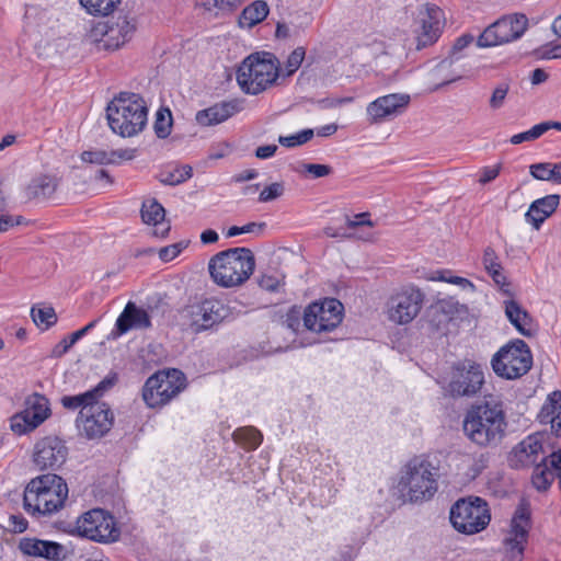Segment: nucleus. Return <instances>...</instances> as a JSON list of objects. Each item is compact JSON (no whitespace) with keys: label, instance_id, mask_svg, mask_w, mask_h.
Returning <instances> with one entry per match:
<instances>
[{"label":"nucleus","instance_id":"1","mask_svg":"<svg viewBox=\"0 0 561 561\" xmlns=\"http://www.w3.org/2000/svg\"><path fill=\"white\" fill-rule=\"evenodd\" d=\"M506 416L502 403L486 401L473 405L463 420V433L479 447H496L505 436Z\"/></svg>","mask_w":561,"mask_h":561},{"label":"nucleus","instance_id":"2","mask_svg":"<svg viewBox=\"0 0 561 561\" xmlns=\"http://www.w3.org/2000/svg\"><path fill=\"white\" fill-rule=\"evenodd\" d=\"M67 497L66 481L55 473H46L27 483L23 504L25 511L33 516H50L65 506Z\"/></svg>","mask_w":561,"mask_h":561},{"label":"nucleus","instance_id":"3","mask_svg":"<svg viewBox=\"0 0 561 561\" xmlns=\"http://www.w3.org/2000/svg\"><path fill=\"white\" fill-rule=\"evenodd\" d=\"M255 268V257L249 248H231L218 252L208 262L213 282L222 288L243 285Z\"/></svg>","mask_w":561,"mask_h":561},{"label":"nucleus","instance_id":"4","mask_svg":"<svg viewBox=\"0 0 561 561\" xmlns=\"http://www.w3.org/2000/svg\"><path fill=\"white\" fill-rule=\"evenodd\" d=\"M106 116L115 134L133 137L141 133L147 125V103L139 94L122 92L108 103Z\"/></svg>","mask_w":561,"mask_h":561},{"label":"nucleus","instance_id":"5","mask_svg":"<svg viewBox=\"0 0 561 561\" xmlns=\"http://www.w3.org/2000/svg\"><path fill=\"white\" fill-rule=\"evenodd\" d=\"M439 469L426 459L411 460L402 470L397 489L403 502L422 503L438 490Z\"/></svg>","mask_w":561,"mask_h":561},{"label":"nucleus","instance_id":"6","mask_svg":"<svg viewBox=\"0 0 561 561\" xmlns=\"http://www.w3.org/2000/svg\"><path fill=\"white\" fill-rule=\"evenodd\" d=\"M279 77V60L268 51H257L248 56L237 71L240 89L257 95L276 83Z\"/></svg>","mask_w":561,"mask_h":561},{"label":"nucleus","instance_id":"7","mask_svg":"<svg viewBox=\"0 0 561 561\" xmlns=\"http://www.w3.org/2000/svg\"><path fill=\"white\" fill-rule=\"evenodd\" d=\"M236 316L237 313L231 306L215 297L195 301L182 310V317L196 333L210 330L222 322L231 321Z\"/></svg>","mask_w":561,"mask_h":561},{"label":"nucleus","instance_id":"8","mask_svg":"<svg viewBox=\"0 0 561 561\" xmlns=\"http://www.w3.org/2000/svg\"><path fill=\"white\" fill-rule=\"evenodd\" d=\"M490 520L489 505L479 496L459 499L450 508V522L454 528L465 535L482 531Z\"/></svg>","mask_w":561,"mask_h":561},{"label":"nucleus","instance_id":"9","mask_svg":"<svg viewBox=\"0 0 561 561\" xmlns=\"http://www.w3.org/2000/svg\"><path fill=\"white\" fill-rule=\"evenodd\" d=\"M186 387L185 375L175 368L160 370L150 376L142 389V399L149 408L168 404Z\"/></svg>","mask_w":561,"mask_h":561},{"label":"nucleus","instance_id":"10","mask_svg":"<svg viewBox=\"0 0 561 561\" xmlns=\"http://www.w3.org/2000/svg\"><path fill=\"white\" fill-rule=\"evenodd\" d=\"M494 373L505 379L526 375L533 365V355L523 340H515L503 346L492 358Z\"/></svg>","mask_w":561,"mask_h":561},{"label":"nucleus","instance_id":"11","mask_svg":"<svg viewBox=\"0 0 561 561\" xmlns=\"http://www.w3.org/2000/svg\"><path fill=\"white\" fill-rule=\"evenodd\" d=\"M76 529L81 537L101 543L114 542L121 536L115 518L102 508H93L83 513L77 519Z\"/></svg>","mask_w":561,"mask_h":561},{"label":"nucleus","instance_id":"12","mask_svg":"<svg viewBox=\"0 0 561 561\" xmlns=\"http://www.w3.org/2000/svg\"><path fill=\"white\" fill-rule=\"evenodd\" d=\"M343 310L341 301L334 298L314 301L302 313L304 327L316 333L331 332L342 322Z\"/></svg>","mask_w":561,"mask_h":561},{"label":"nucleus","instance_id":"13","mask_svg":"<svg viewBox=\"0 0 561 561\" xmlns=\"http://www.w3.org/2000/svg\"><path fill=\"white\" fill-rule=\"evenodd\" d=\"M51 414L49 400L33 393L24 401V409L10 419V427L18 435H24L43 424Z\"/></svg>","mask_w":561,"mask_h":561},{"label":"nucleus","instance_id":"14","mask_svg":"<svg viewBox=\"0 0 561 561\" xmlns=\"http://www.w3.org/2000/svg\"><path fill=\"white\" fill-rule=\"evenodd\" d=\"M425 295L414 286L403 287L390 296L387 302V314L397 324H408L420 313Z\"/></svg>","mask_w":561,"mask_h":561},{"label":"nucleus","instance_id":"15","mask_svg":"<svg viewBox=\"0 0 561 561\" xmlns=\"http://www.w3.org/2000/svg\"><path fill=\"white\" fill-rule=\"evenodd\" d=\"M114 415L105 402L94 401L92 405L80 409L77 426L89 439L104 436L113 426Z\"/></svg>","mask_w":561,"mask_h":561},{"label":"nucleus","instance_id":"16","mask_svg":"<svg viewBox=\"0 0 561 561\" xmlns=\"http://www.w3.org/2000/svg\"><path fill=\"white\" fill-rule=\"evenodd\" d=\"M529 527L530 512L526 505L522 504L516 510L511 522V529L503 541L504 561H522Z\"/></svg>","mask_w":561,"mask_h":561},{"label":"nucleus","instance_id":"17","mask_svg":"<svg viewBox=\"0 0 561 561\" xmlns=\"http://www.w3.org/2000/svg\"><path fill=\"white\" fill-rule=\"evenodd\" d=\"M411 102L407 93H390L377 98L366 106V121L369 125H380L402 115Z\"/></svg>","mask_w":561,"mask_h":561},{"label":"nucleus","instance_id":"18","mask_svg":"<svg viewBox=\"0 0 561 561\" xmlns=\"http://www.w3.org/2000/svg\"><path fill=\"white\" fill-rule=\"evenodd\" d=\"M484 375L480 365L459 364L454 367L449 391L456 397H472L481 389Z\"/></svg>","mask_w":561,"mask_h":561},{"label":"nucleus","instance_id":"19","mask_svg":"<svg viewBox=\"0 0 561 561\" xmlns=\"http://www.w3.org/2000/svg\"><path fill=\"white\" fill-rule=\"evenodd\" d=\"M66 458L67 447L57 437H45L35 445L33 460L41 470L56 469L66 461Z\"/></svg>","mask_w":561,"mask_h":561},{"label":"nucleus","instance_id":"20","mask_svg":"<svg viewBox=\"0 0 561 561\" xmlns=\"http://www.w3.org/2000/svg\"><path fill=\"white\" fill-rule=\"evenodd\" d=\"M442 11L437 7H430L420 13V27L416 32V49L421 50L434 44L442 32Z\"/></svg>","mask_w":561,"mask_h":561},{"label":"nucleus","instance_id":"21","mask_svg":"<svg viewBox=\"0 0 561 561\" xmlns=\"http://www.w3.org/2000/svg\"><path fill=\"white\" fill-rule=\"evenodd\" d=\"M106 23V44L104 50H116L127 42L130 41L135 31L136 24L133 18L119 14L116 18H111L105 21Z\"/></svg>","mask_w":561,"mask_h":561},{"label":"nucleus","instance_id":"22","mask_svg":"<svg viewBox=\"0 0 561 561\" xmlns=\"http://www.w3.org/2000/svg\"><path fill=\"white\" fill-rule=\"evenodd\" d=\"M542 454V444L537 435H529L518 443L510 454L512 468H525L537 463Z\"/></svg>","mask_w":561,"mask_h":561},{"label":"nucleus","instance_id":"23","mask_svg":"<svg viewBox=\"0 0 561 561\" xmlns=\"http://www.w3.org/2000/svg\"><path fill=\"white\" fill-rule=\"evenodd\" d=\"M151 327V320L148 312L129 301L118 316L115 330L112 332L114 336H121L131 329H148Z\"/></svg>","mask_w":561,"mask_h":561},{"label":"nucleus","instance_id":"24","mask_svg":"<svg viewBox=\"0 0 561 561\" xmlns=\"http://www.w3.org/2000/svg\"><path fill=\"white\" fill-rule=\"evenodd\" d=\"M537 419L541 424L550 425L556 437H561V391L556 390L548 394Z\"/></svg>","mask_w":561,"mask_h":561},{"label":"nucleus","instance_id":"25","mask_svg":"<svg viewBox=\"0 0 561 561\" xmlns=\"http://www.w3.org/2000/svg\"><path fill=\"white\" fill-rule=\"evenodd\" d=\"M560 203V195L551 194L534 201L525 214L526 222L539 230L545 220L550 217Z\"/></svg>","mask_w":561,"mask_h":561},{"label":"nucleus","instance_id":"26","mask_svg":"<svg viewBox=\"0 0 561 561\" xmlns=\"http://www.w3.org/2000/svg\"><path fill=\"white\" fill-rule=\"evenodd\" d=\"M239 111L240 106L237 101L221 102L198 111L195 119L201 126H213L227 121Z\"/></svg>","mask_w":561,"mask_h":561},{"label":"nucleus","instance_id":"27","mask_svg":"<svg viewBox=\"0 0 561 561\" xmlns=\"http://www.w3.org/2000/svg\"><path fill=\"white\" fill-rule=\"evenodd\" d=\"M20 550L26 556L57 560L62 551V546L54 541L26 538L21 540Z\"/></svg>","mask_w":561,"mask_h":561},{"label":"nucleus","instance_id":"28","mask_svg":"<svg viewBox=\"0 0 561 561\" xmlns=\"http://www.w3.org/2000/svg\"><path fill=\"white\" fill-rule=\"evenodd\" d=\"M528 19L525 14H513L496 21V28L505 43L519 38L526 31Z\"/></svg>","mask_w":561,"mask_h":561},{"label":"nucleus","instance_id":"29","mask_svg":"<svg viewBox=\"0 0 561 561\" xmlns=\"http://www.w3.org/2000/svg\"><path fill=\"white\" fill-rule=\"evenodd\" d=\"M505 314L515 329L524 336H531L534 333L533 319L529 313L515 300L505 302Z\"/></svg>","mask_w":561,"mask_h":561},{"label":"nucleus","instance_id":"30","mask_svg":"<svg viewBox=\"0 0 561 561\" xmlns=\"http://www.w3.org/2000/svg\"><path fill=\"white\" fill-rule=\"evenodd\" d=\"M57 187L55 178L41 174L31 180L25 187V195L28 199H45L50 197Z\"/></svg>","mask_w":561,"mask_h":561},{"label":"nucleus","instance_id":"31","mask_svg":"<svg viewBox=\"0 0 561 561\" xmlns=\"http://www.w3.org/2000/svg\"><path fill=\"white\" fill-rule=\"evenodd\" d=\"M268 12L267 3L263 0H256L243 9L239 16V25L251 28L265 20Z\"/></svg>","mask_w":561,"mask_h":561},{"label":"nucleus","instance_id":"32","mask_svg":"<svg viewBox=\"0 0 561 561\" xmlns=\"http://www.w3.org/2000/svg\"><path fill=\"white\" fill-rule=\"evenodd\" d=\"M482 263L486 273L492 277L495 284L505 285L506 277L503 267L494 249L488 247L483 252Z\"/></svg>","mask_w":561,"mask_h":561},{"label":"nucleus","instance_id":"33","mask_svg":"<svg viewBox=\"0 0 561 561\" xmlns=\"http://www.w3.org/2000/svg\"><path fill=\"white\" fill-rule=\"evenodd\" d=\"M233 440L247 450L256 449L263 439L260 431L252 426L237 428L232 434Z\"/></svg>","mask_w":561,"mask_h":561},{"label":"nucleus","instance_id":"34","mask_svg":"<svg viewBox=\"0 0 561 561\" xmlns=\"http://www.w3.org/2000/svg\"><path fill=\"white\" fill-rule=\"evenodd\" d=\"M165 210L156 199H148L142 203L141 218L145 224L157 226L164 220Z\"/></svg>","mask_w":561,"mask_h":561},{"label":"nucleus","instance_id":"35","mask_svg":"<svg viewBox=\"0 0 561 561\" xmlns=\"http://www.w3.org/2000/svg\"><path fill=\"white\" fill-rule=\"evenodd\" d=\"M85 42L89 44H94L99 49H104V44H106V23L105 21H91L89 26L85 27Z\"/></svg>","mask_w":561,"mask_h":561},{"label":"nucleus","instance_id":"36","mask_svg":"<svg viewBox=\"0 0 561 561\" xmlns=\"http://www.w3.org/2000/svg\"><path fill=\"white\" fill-rule=\"evenodd\" d=\"M557 477L548 463H537L533 473V484L538 491H546Z\"/></svg>","mask_w":561,"mask_h":561},{"label":"nucleus","instance_id":"37","mask_svg":"<svg viewBox=\"0 0 561 561\" xmlns=\"http://www.w3.org/2000/svg\"><path fill=\"white\" fill-rule=\"evenodd\" d=\"M172 114L169 108L161 107L156 113L153 129L158 138H167L172 129Z\"/></svg>","mask_w":561,"mask_h":561},{"label":"nucleus","instance_id":"38","mask_svg":"<svg viewBox=\"0 0 561 561\" xmlns=\"http://www.w3.org/2000/svg\"><path fill=\"white\" fill-rule=\"evenodd\" d=\"M34 323L41 329H48L57 321V316L51 307L35 308L31 310Z\"/></svg>","mask_w":561,"mask_h":561},{"label":"nucleus","instance_id":"39","mask_svg":"<svg viewBox=\"0 0 561 561\" xmlns=\"http://www.w3.org/2000/svg\"><path fill=\"white\" fill-rule=\"evenodd\" d=\"M449 274H450L449 271H445V270L436 271V272H433V274L430 277V279L431 280L446 282V283H449V284L457 285V286H459L463 290L474 291L476 286L473 285L472 282H470L469 279H467L465 277L451 276Z\"/></svg>","mask_w":561,"mask_h":561},{"label":"nucleus","instance_id":"40","mask_svg":"<svg viewBox=\"0 0 561 561\" xmlns=\"http://www.w3.org/2000/svg\"><path fill=\"white\" fill-rule=\"evenodd\" d=\"M94 401L93 391H87L77 396H65L61 398V404L64 408L70 410H76L78 408L84 409V407L92 405Z\"/></svg>","mask_w":561,"mask_h":561},{"label":"nucleus","instance_id":"41","mask_svg":"<svg viewBox=\"0 0 561 561\" xmlns=\"http://www.w3.org/2000/svg\"><path fill=\"white\" fill-rule=\"evenodd\" d=\"M118 2L119 0H80L89 13L102 15L111 13Z\"/></svg>","mask_w":561,"mask_h":561},{"label":"nucleus","instance_id":"42","mask_svg":"<svg viewBox=\"0 0 561 561\" xmlns=\"http://www.w3.org/2000/svg\"><path fill=\"white\" fill-rule=\"evenodd\" d=\"M556 165L552 162H541L531 164L529 172L533 178L540 181H551L556 183Z\"/></svg>","mask_w":561,"mask_h":561},{"label":"nucleus","instance_id":"43","mask_svg":"<svg viewBox=\"0 0 561 561\" xmlns=\"http://www.w3.org/2000/svg\"><path fill=\"white\" fill-rule=\"evenodd\" d=\"M192 174L193 170L190 165H182L172 172L163 173L161 182L169 185H178L188 180Z\"/></svg>","mask_w":561,"mask_h":561},{"label":"nucleus","instance_id":"44","mask_svg":"<svg viewBox=\"0 0 561 561\" xmlns=\"http://www.w3.org/2000/svg\"><path fill=\"white\" fill-rule=\"evenodd\" d=\"M314 135L313 129H304L290 136H280L278 141L282 146L293 148L308 142Z\"/></svg>","mask_w":561,"mask_h":561},{"label":"nucleus","instance_id":"45","mask_svg":"<svg viewBox=\"0 0 561 561\" xmlns=\"http://www.w3.org/2000/svg\"><path fill=\"white\" fill-rule=\"evenodd\" d=\"M496 28V22L486 27L483 33L478 37V46L491 47L504 44L505 42L500 36V32Z\"/></svg>","mask_w":561,"mask_h":561},{"label":"nucleus","instance_id":"46","mask_svg":"<svg viewBox=\"0 0 561 561\" xmlns=\"http://www.w3.org/2000/svg\"><path fill=\"white\" fill-rule=\"evenodd\" d=\"M306 56V50L304 47H297L295 48L288 56L286 62H285V76L289 77L294 75L299 67L301 66L304 59Z\"/></svg>","mask_w":561,"mask_h":561},{"label":"nucleus","instance_id":"47","mask_svg":"<svg viewBox=\"0 0 561 561\" xmlns=\"http://www.w3.org/2000/svg\"><path fill=\"white\" fill-rule=\"evenodd\" d=\"M242 0H197V4L206 10L218 9L221 11L232 10L241 4Z\"/></svg>","mask_w":561,"mask_h":561},{"label":"nucleus","instance_id":"48","mask_svg":"<svg viewBox=\"0 0 561 561\" xmlns=\"http://www.w3.org/2000/svg\"><path fill=\"white\" fill-rule=\"evenodd\" d=\"M98 320H93L89 322L85 327L82 329L75 331L71 333L68 337L64 339L61 341L62 344V352H67L70 347H72L79 340H81L85 334H88L96 324Z\"/></svg>","mask_w":561,"mask_h":561},{"label":"nucleus","instance_id":"49","mask_svg":"<svg viewBox=\"0 0 561 561\" xmlns=\"http://www.w3.org/2000/svg\"><path fill=\"white\" fill-rule=\"evenodd\" d=\"M5 207V196L0 190V232L8 231L10 228L20 224L19 218L14 219L12 216L4 214Z\"/></svg>","mask_w":561,"mask_h":561},{"label":"nucleus","instance_id":"50","mask_svg":"<svg viewBox=\"0 0 561 561\" xmlns=\"http://www.w3.org/2000/svg\"><path fill=\"white\" fill-rule=\"evenodd\" d=\"M508 90L510 87L507 83H501L493 90L489 101V105L492 110L496 111L504 105Z\"/></svg>","mask_w":561,"mask_h":561},{"label":"nucleus","instance_id":"51","mask_svg":"<svg viewBox=\"0 0 561 561\" xmlns=\"http://www.w3.org/2000/svg\"><path fill=\"white\" fill-rule=\"evenodd\" d=\"M81 159L87 163L110 164L111 158L105 150H88L81 153Z\"/></svg>","mask_w":561,"mask_h":561},{"label":"nucleus","instance_id":"52","mask_svg":"<svg viewBox=\"0 0 561 561\" xmlns=\"http://www.w3.org/2000/svg\"><path fill=\"white\" fill-rule=\"evenodd\" d=\"M285 192V187L283 183L275 182L271 185L266 186L259 196V201L261 203H267L280 197Z\"/></svg>","mask_w":561,"mask_h":561},{"label":"nucleus","instance_id":"53","mask_svg":"<svg viewBox=\"0 0 561 561\" xmlns=\"http://www.w3.org/2000/svg\"><path fill=\"white\" fill-rule=\"evenodd\" d=\"M545 129L543 127H538V124L533 126L529 130L516 134L511 137L510 141L513 145H519L525 141H534L541 137V130Z\"/></svg>","mask_w":561,"mask_h":561},{"label":"nucleus","instance_id":"54","mask_svg":"<svg viewBox=\"0 0 561 561\" xmlns=\"http://www.w3.org/2000/svg\"><path fill=\"white\" fill-rule=\"evenodd\" d=\"M283 280L282 278L275 276V275H267L264 274L259 278V286L262 289H265L267 291L274 293L279 289L282 286Z\"/></svg>","mask_w":561,"mask_h":561},{"label":"nucleus","instance_id":"55","mask_svg":"<svg viewBox=\"0 0 561 561\" xmlns=\"http://www.w3.org/2000/svg\"><path fill=\"white\" fill-rule=\"evenodd\" d=\"M302 314L300 310L296 307H293L285 317V324L288 329L294 332H298L301 325Z\"/></svg>","mask_w":561,"mask_h":561},{"label":"nucleus","instance_id":"56","mask_svg":"<svg viewBox=\"0 0 561 561\" xmlns=\"http://www.w3.org/2000/svg\"><path fill=\"white\" fill-rule=\"evenodd\" d=\"M184 248L185 245L182 242L164 247L160 249L159 257L164 262L172 261L182 252Z\"/></svg>","mask_w":561,"mask_h":561},{"label":"nucleus","instance_id":"57","mask_svg":"<svg viewBox=\"0 0 561 561\" xmlns=\"http://www.w3.org/2000/svg\"><path fill=\"white\" fill-rule=\"evenodd\" d=\"M547 462L561 483V450L553 451L549 457L542 458L540 463Z\"/></svg>","mask_w":561,"mask_h":561},{"label":"nucleus","instance_id":"58","mask_svg":"<svg viewBox=\"0 0 561 561\" xmlns=\"http://www.w3.org/2000/svg\"><path fill=\"white\" fill-rule=\"evenodd\" d=\"M136 150L135 149H117L108 151V156L111 158L110 164H116L121 161H128L135 158Z\"/></svg>","mask_w":561,"mask_h":561},{"label":"nucleus","instance_id":"59","mask_svg":"<svg viewBox=\"0 0 561 561\" xmlns=\"http://www.w3.org/2000/svg\"><path fill=\"white\" fill-rule=\"evenodd\" d=\"M305 170L312 175V178H323L331 174L332 169L327 164L308 163L304 165Z\"/></svg>","mask_w":561,"mask_h":561},{"label":"nucleus","instance_id":"60","mask_svg":"<svg viewBox=\"0 0 561 561\" xmlns=\"http://www.w3.org/2000/svg\"><path fill=\"white\" fill-rule=\"evenodd\" d=\"M346 226L350 229H355L360 226L374 227V222L369 219L368 213H360L354 216L353 219L346 218Z\"/></svg>","mask_w":561,"mask_h":561},{"label":"nucleus","instance_id":"61","mask_svg":"<svg viewBox=\"0 0 561 561\" xmlns=\"http://www.w3.org/2000/svg\"><path fill=\"white\" fill-rule=\"evenodd\" d=\"M500 170H501V165L485 167L482 170L479 182L481 184H486V183L493 181L494 179H496L499 176Z\"/></svg>","mask_w":561,"mask_h":561},{"label":"nucleus","instance_id":"62","mask_svg":"<svg viewBox=\"0 0 561 561\" xmlns=\"http://www.w3.org/2000/svg\"><path fill=\"white\" fill-rule=\"evenodd\" d=\"M9 524L14 533H23L27 528V520L22 515H11Z\"/></svg>","mask_w":561,"mask_h":561},{"label":"nucleus","instance_id":"63","mask_svg":"<svg viewBox=\"0 0 561 561\" xmlns=\"http://www.w3.org/2000/svg\"><path fill=\"white\" fill-rule=\"evenodd\" d=\"M276 151H277L276 145L260 146L255 150V156L259 159H268V158L273 157Z\"/></svg>","mask_w":561,"mask_h":561},{"label":"nucleus","instance_id":"64","mask_svg":"<svg viewBox=\"0 0 561 561\" xmlns=\"http://www.w3.org/2000/svg\"><path fill=\"white\" fill-rule=\"evenodd\" d=\"M259 175V172L254 169L244 170L236 175H233L232 181L236 183H242L247 181H251L256 179Z\"/></svg>","mask_w":561,"mask_h":561}]
</instances>
